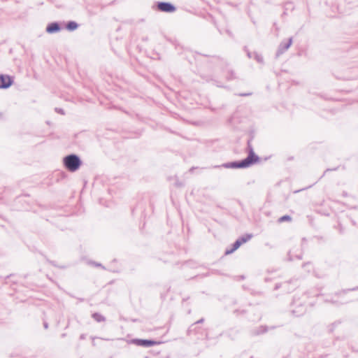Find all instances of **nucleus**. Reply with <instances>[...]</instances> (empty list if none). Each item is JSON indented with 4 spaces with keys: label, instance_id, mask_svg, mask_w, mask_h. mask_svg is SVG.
<instances>
[{
    "label": "nucleus",
    "instance_id": "1",
    "mask_svg": "<svg viewBox=\"0 0 358 358\" xmlns=\"http://www.w3.org/2000/svg\"><path fill=\"white\" fill-rule=\"evenodd\" d=\"M80 157L76 154H70L63 158V165L70 172H76L82 165Z\"/></svg>",
    "mask_w": 358,
    "mask_h": 358
},
{
    "label": "nucleus",
    "instance_id": "2",
    "mask_svg": "<svg viewBox=\"0 0 358 358\" xmlns=\"http://www.w3.org/2000/svg\"><path fill=\"white\" fill-rule=\"evenodd\" d=\"M252 166L245 159L224 163L221 165L215 166L214 168H225L232 169H247Z\"/></svg>",
    "mask_w": 358,
    "mask_h": 358
},
{
    "label": "nucleus",
    "instance_id": "3",
    "mask_svg": "<svg viewBox=\"0 0 358 358\" xmlns=\"http://www.w3.org/2000/svg\"><path fill=\"white\" fill-rule=\"evenodd\" d=\"M290 311L294 316L299 317L306 312V306L300 299L294 297L290 305Z\"/></svg>",
    "mask_w": 358,
    "mask_h": 358
},
{
    "label": "nucleus",
    "instance_id": "4",
    "mask_svg": "<svg viewBox=\"0 0 358 358\" xmlns=\"http://www.w3.org/2000/svg\"><path fill=\"white\" fill-rule=\"evenodd\" d=\"M252 138L251 137L247 142L246 152L248 156L245 158L250 164L254 165L260 161V157L255 152L254 148L252 145L251 141Z\"/></svg>",
    "mask_w": 358,
    "mask_h": 358
},
{
    "label": "nucleus",
    "instance_id": "5",
    "mask_svg": "<svg viewBox=\"0 0 358 358\" xmlns=\"http://www.w3.org/2000/svg\"><path fill=\"white\" fill-rule=\"evenodd\" d=\"M130 343L143 348H150L155 345L161 343L153 339L133 338L130 341Z\"/></svg>",
    "mask_w": 358,
    "mask_h": 358
},
{
    "label": "nucleus",
    "instance_id": "6",
    "mask_svg": "<svg viewBox=\"0 0 358 358\" xmlns=\"http://www.w3.org/2000/svg\"><path fill=\"white\" fill-rule=\"evenodd\" d=\"M292 44V38H289L287 41H282L279 45L277 52L276 56L279 57L282 54H283L286 50L289 49V48Z\"/></svg>",
    "mask_w": 358,
    "mask_h": 358
},
{
    "label": "nucleus",
    "instance_id": "7",
    "mask_svg": "<svg viewBox=\"0 0 358 358\" xmlns=\"http://www.w3.org/2000/svg\"><path fill=\"white\" fill-rule=\"evenodd\" d=\"M157 8L163 12L172 13L176 10V7L169 2H159Z\"/></svg>",
    "mask_w": 358,
    "mask_h": 358
},
{
    "label": "nucleus",
    "instance_id": "8",
    "mask_svg": "<svg viewBox=\"0 0 358 358\" xmlns=\"http://www.w3.org/2000/svg\"><path fill=\"white\" fill-rule=\"evenodd\" d=\"M222 75L224 76L226 80H231L236 78V73L234 71H230L229 69H221Z\"/></svg>",
    "mask_w": 358,
    "mask_h": 358
},
{
    "label": "nucleus",
    "instance_id": "9",
    "mask_svg": "<svg viewBox=\"0 0 358 358\" xmlns=\"http://www.w3.org/2000/svg\"><path fill=\"white\" fill-rule=\"evenodd\" d=\"M61 27L58 22L50 23L46 27V31L49 34H53L59 31Z\"/></svg>",
    "mask_w": 358,
    "mask_h": 358
},
{
    "label": "nucleus",
    "instance_id": "10",
    "mask_svg": "<svg viewBox=\"0 0 358 358\" xmlns=\"http://www.w3.org/2000/svg\"><path fill=\"white\" fill-rule=\"evenodd\" d=\"M241 241H238V239L237 238L234 243L233 244H231V246L230 248H227L226 249L225 252H224V255H230V254H232L233 252H234L236 250H238L241 246Z\"/></svg>",
    "mask_w": 358,
    "mask_h": 358
},
{
    "label": "nucleus",
    "instance_id": "11",
    "mask_svg": "<svg viewBox=\"0 0 358 358\" xmlns=\"http://www.w3.org/2000/svg\"><path fill=\"white\" fill-rule=\"evenodd\" d=\"M268 330V327H267L266 325H261L257 327L256 329H253L252 334L254 336H259L266 333Z\"/></svg>",
    "mask_w": 358,
    "mask_h": 358
},
{
    "label": "nucleus",
    "instance_id": "12",
    "mask_svg": "<svg viewBox=\"0 0 358 358\" xmlns=\"http://www.w3.org/2000/svg\"><path fill=\"white\" fill-rule=\"evenodd\" d=\"M248 56L249 58H253L257 60V62L259 63V64H262L263 63V57L258 54L257 52H248Z\"/></svg>",
    "mask_w": 358,
    "mask_h": 358
},
{
    "label": "nucleus",
    "instance_id": "13",
    "mask_svg": "<svg viewBox=\"0 0 358 358\" xmlns=\"http://www.w3.org/2000/svg\"><path fill=\"white\" fill-rule=\"evenodd\" d=\"M14 83V77L5 74V90L9 88Z\"/></svg>",
    "mask_w": 358,
    "mask_h": 358
},
{
    "label": "nucleus",
    "instance_id": "14",
    "mask_svg": "<svg viewBox=\"0 0 358 358\" xmlns=\"http://www.w3.org/2000/svg\"><path fill=\"white\" fill-rule=\"evenodd\" d=\"M92 318L97 322H104L106 320L105 317L99 313H94L92 314Z\"/></svg>",
    "mask_w": 358,
    "mask_h": 358
},
{
    "label": "nucleus",
    "instance_id": "15",
    "mask_svg": "<svg viewBox=\"0 0 358 358\" xmlns=\"http://www.w3.org/2000/svg\"><path fill=\"white\" fill-rule=\"evenodd\" d=\"M252 237V234H246L238 238V241H241V245L248 242Z\"/></svg>",
    "mask_w": 358,
    "mask_h": 358
},
{
    "label": "nucleus",
    "instance_id": "16",
    "mask_svg": "<svg viewBox=\"0 0 358 358\" xmlns=\"http://www.w3.org/2000/svg\"><path fill=\"white\" fill-rule=\"evenodd\" d=\"M78 27V24L74 22V21H69L67 24H66V28L69 30V31H74L76 30Z\"/></svg>",
    "mask_w": 358,
    "mask_h": 358
},
{
    "label": "nucleus",
    "instance_id": "17",
    "mask_svg": "<svg viewBox=\"0 0 358 358\" xmlns=\"http://www.w3.org/2000/svg\"><path fill=\"white\" fill-rule=\"evenodd\" d=\"M224 78L219 79H213L211 78L210 80L213 82V85H216L218 87H225L223 83Z\"/></svg>",
    "mask_w": 358,
    "mask_h": 358
},
{
    "label": "nucleus",
    "instance_id": "18",
    "mask_svg": "<svg viewBox=\"0 0 358 358\" xmlns=\"http://www.w3.org/2000/svg\"><path fill=\"white\" fill-rule=\"evenodd\" d=\"M292 220V217L289 215H284L278 218V222L282 223L284 222H291Z\"/></svg>",
    "mask_w": 358,
    "mask_h": 358
},
{
    "label": "nucleus",
    "instance_id": "19",
    "mask_svg": "<svg viewBox=\"0 0 358 358\" xmlns=\"http://www.w3.org/2000/svg\"><path fill=\"white\" fill-rule=\"evenodd\" d=\"M341 321L337 320L329 325L328 329L329 332H333L336 327L341 324Z\"/></svg>",
    "mask_w": 358,
    "mask_h": 358
},
{
    "label": "nucleus",
    "instance_id": "20",
    "mask_svg": "<svg viewBox=\"0 0 358 358\" xmlns=\"http://www.w3.org/2000/svg\"><path fill=\"white\" fill-rule=\"evenodd\" d=\"M196 331H197V327H196L195 324L193 323L192 324H191L189 327V328L187 331V335H191L193 333L196 334Z\"/></svg>",
    "mask_w": 358,
    "mask_h": 358
},
{
    "label": "nucleus",
    "instance_id": "21",
    "mask_svg": "<svg viewBox=\"0 0 358 358\" xmlns=\"http://www.w3.org/2000/svg\"><path fill=\"white\" fill-rule=\"evenodd\" d=\"M0 89L5 90V74H0Z\"/></svg>",
    "mask_w": 358,
    "mask_h": 358
},
{
    "label": "nucleus",
    "instance_id": "22",
    "mask_svg": "<svg viewBox=\"0 0 358 358\" xmlns=\"http://www.w3.org/2000/svg\"><path fill=\"white\" fill-rule=\"evenodd\" d=\"M46 260H47V262H48L49 264H51V265H52L53 266L59 267V268H66V266H58V265L56 264V262H54V261H51V260H50V259H47V258H46Z\"/></svg>",
    "mask_w": 358,
    "mask_h": 358
},
{
    "label": "nucleus",
    "instance_id": "23",
    "mask_svg": "<svg viewBox=\"0 0 358 358\" xmlns=\"http://www.w3.org/2000/svg\"><path fill=\"white\" fill-rule=\"evenodd\" d=\"M337 72H334V75L335 76V77L337 78V79H339V80H350L351 79L350 77H345V76H338L336 74Z\"/></svg>",
    "mask_w": 358,
    "mask_h": 358
},
{
    "label": "nucleus",
    "instance_id": "24",
    "mask_svg": "<svg viewBox=\"0 0 358 358\" xmlns=\"http://www.w3.org/2000/svg\"><path fill=\"white\" fill-rule=\"evenodd\" d=\"M55 110L56 113H59L61 115H64L65 114L64 109H62L61 108H55Z\"/></svg>",
    "mask_w": 358,
    "mask_h": 358
},
{
    "label": "nucleus",
    "instance_id": "25",
    "mask_svg": "<svg viewBox=\"0 0 358 358\" xmlns=\"http://www.w3.org/2000/svg\"><path fill=\"white\" fill-rule=\"evenodd\" d=\"M337 170V168H334V169H327L325 170V171L324 172V173L322 174V176L319 178V180H320L322 177H324V176L325 175V173L328 171H336Z\"/></svg>",
    "mask_w": 358,
    "mask_h": 358
},
{
    "label": "nucleus",
    "instance_id": "26",
    "mask_svg": "<svg viewBox=\"0 0 358 358\" xmlns=\"http://www.w3.org/2000/svg\"><path fill=\"white\" fill-rule=\"evenodd\" d=\"M287 256H288V260H289V261L292 262V261H293V260H294V257L292 256V255L291 254V251H289V252H288Z\"/></svg>",
    "mask_w": 358,
    "mask_h": 358
},
{
    "label": "nucleus",
    "instance_id": "27",
    "mask_svg": "<svg viewBox=\"0 0 358 358\" xmlns=\"http://www.w3.org/2000/svg\"><path fill=\"white\" fill-rule=\"evenodd\" d=\"M203 322H204V318H201L200 320H199L198 321H196L194 324H195V325H196V324H201Z\"/></svg>",
    "mask_w": 358,
    "mask_h": 358
},
{
    "label": "nucleus",
    "instance_id": "28",
    "mask_svg": "<svg viewBox=\"0 0 358 358\" xmlns=\"http://www.w3.org/2000/svg\"><path fill=\"white\" fill-rule=\"evenodd\" d=\"M252 93L251 92H248V93H243V94H239L238 95L240 96H250L251 95Z\"/></svg>",
    "mask_w": 358,
    "mask_h": 358
},
{
    "label": "nucleus",
    "instance_id": "29",
    "mask_svg": "<svg viewBox=\"0 0 358 358\" xmlns=\"http://www.w3.org/2000/svg\"><path fill=\"white\" fill-rule=\"evenodd\" d=\"M94 265H95L96 266L101 267V268H103V269L105 268H104V266H102V264H100V263H96V262H94Z\"/></svg>",
    "mask_w": 358,
    "mask_h": 358
},
{
    "label": "nucleus",
    "instance_id": "30",
    "mask_svg": "<svg viewBox=\"0 0 358 358\" xmlns=\"http://www.w3.org/2000/svg\"><path fill=\"white\" fill-rule=\"evenodd\" d=\"M85 338H86V334H82L80 336V340H84V339H85Z\"/></svg>",
    "mask_w": 358,
    "mask_h": 358
},
{
    "label": "nucleus",
    "instance_id": "31",
    "mask_svg": "<svg viewBox=\"0 0 358 358\" xmlns=\"http://www.w3.org/2000/svg\"><path fill=\"white\" fill-rule=\"evenodd\" d=\"M234 313L235 314H238V313H245V310L240 311L239 310H235Z\"/></svg>",
    "mask_w": 358,
    "mask_h": 358
},
{
    "label": "nucleus",
    "instance_id": "32",
    "mask_svg": "<svg viewBox=\"0 0 358 358\" xmlns=\"http://www.w3.org/2000/svg\"><path fill=\"white\" fill-rule=\"evenodd\" d=\"M43 327L45 329H48V323L47 322H43Z\"/></svg>",
    "mask_w": 358,
    "mask_h": 358
},
{
    "label": "nucleus",
    "instance_id": "33",
    "mask_svg": "<svg viewBox=\"0 0 358 358\" xmlns=\"http://www.w3.org/2000/svg\"><path fill=\"white\" fill-rule=\"evenodd\" d=\"M281 287V284H276L275 285V289H278Z\"/></svg>",
    "mask_w": 358,
    "mask_h": 358
},
{
    "label": "nucleus",
    "instance_id": "34",
    "mask_svg": "<svg viewBox=\"0 0 358 358\" xmlns=\"http://www.w3.org/2000/svg\"><path fill=\"white\" fill-rule=\"evenodd\" d=\"M295 258L297 259H302V255H296Z\"/></svg>",
    "mask_w": 358,
    "mask_h": 358
},
{
    "label": "nucleus",
    "instance_id": "35",
    "mask_svg": "<svg viewBox=\"0 0 358 358\" xmlns=\"http://www.w3.org/2000/svg\"><path fill=\"white\" fill-rule=\"evenodd\" d=\"M3 113L0 112V119L3 118Z\"/></svg>",
    "mask_w": 358,
    "mask_h": 358
},
{
    "label": "nucleus",
    "instance_id": "36",
    "mask_svg": "<svg viewBox=\"0 0 358 358\" xmlns=\"http://www.w3.org/2000/svg\"><path fill=\"white\" fill-rule=\"evenodd\" d=\"M312 186H313V185H309L308 187H306V188H303V189H308V188L311 187Z\"/></svg>",
    "mask_w": 358,
    "mask_h": 358
},
{
    "label": "nucleus",
    "instance_id": "37",
    "mask_svg": "<svg viewBox=\"0 0 358 358\" xmlns=\"http://www.w3.org/2000/svg\"><path fill=\"white\" fill-rule=\"evenodd\" d=\"M66 336V334H62V337H65Z\"/></svg>",
    "mask_w": 358,
    "mask_h": 358
},
{
    "label": "nucleus",
    "instance_id": "38",
    "mask_svg": "<svg viewBox=\"0 0 358 358\" xmlns=\"http://www.w3.org/2000/svg\"><path fill=\"white\" fill-rule=\"evenodd\" d=\"M307 264H308V263L304 264L303 265V266L304 267V266H306V265H307Z\"/></svg>",
    "mask_w": 358,
    "mask_h": 358
},
{
    "label": "nucleus",
    "instance_id": "39",
    "mask_svg": "<svg viewBox=\"0 0 358 358\" xmlns=\"http://www.w3.org/2000/svg\"><path fill=\"white\" fill-rule=\"evenodd\" d=\"M344 196H347V194L345 192H343Z\"/></svg>",
    "mask_w": 358,
    "mask_h": 358
},
{
    "label": "nucleus",
    "instance_id": "40",
    "mask_svg": "<svg viewBox=\"0 0 358 358\" xmlns=\"http://www.w3.org/2000/svg\"><path fill=\"white\" fill-rule=\"evenodd\" d=\"M356 289H358V287L357 288H353V289H352V290H355Z\"/></svg>",
    "mask_w": 358,
    "mask_h": 358
},
{
    "label": "nucleus",
    "instance_id": "41",
    "mask_svg": "<svg viewBox=\"0 0 358 358\" xmlns=\"http://www.w3.org/2000/svg\"><path fill=\"white\" fill-rule=\"evenodd\" d=\"M166 358H169V357H166Z\"/></svg>",
    "mask_w": 358,
    "mask_h": 358
}]
</instances>
